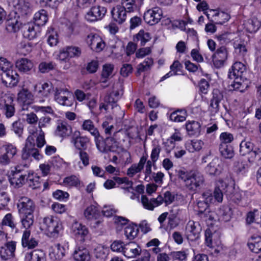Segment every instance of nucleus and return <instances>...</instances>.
I'll return each mask as SVG.
<instances>
[{
	"label": "nucleus",
	"instance_id": "obj_1",
	"mask_svg": "<svg viewBox=\"0 0 261 261\" xmlns=\"http://www.w3.org/2000/svg\"><path fill=\"white\" fill-rule=\"evenodd\" d=\"M83 129L90 132L95 137V143L97 149L102 152L108 151H115L118 146V142L113 137H108L105 143L98 140L99 134L94 127L93 122L90 120H85L82 125Z\"/></svg>",
	"mask_w": 261,
	"mask_h": 261
},
{
	"label": "nucleus",
	"instance_id": "obj_2",
	"mask_svg": "<svg viewBox=\"0 0 261 261\" xmlns=\"http://www.w3.org/2000/svg\"><path fill=\"white\" fill-rule=\"evenodd\" d=\"M40 228L50 238H57L63 231L64 227L61 220L57 217H44L40 224Z\"/></svg>",
	"mask_w": 261,
	"mask_h": 261
},
{
	"label": "nucleus",
	"instance_id": "obj_3",
	"mask_svg": "<svg viewBox=\"0 0 261 261\" xmlns=\"http://www.w3.org/2000/svg\"><path fill=\"white\" fill-rule=\"evenodd\" d=\"M178 176L184 182L186 187L192 191L197 190L204 181L203 175L197 171L187 172L180 170L178 171Z\"/></svg>",
	"mask_w": 261,
	"mask_h": 261
},
{
	"label": "nucleus",
	"instance_id": "obj_4",
	"mask_svg": "<svg viewBox=\"0 0 261 261\" xmlns=\"http://www.w3.org/2000/svg\"><path fill=\"white\" fill-rule=\"evenodd\" d=\"M245 71L244 65L240 62H237L232 65L228 72V77L230 79H233L232 86L234 89H239L245 81L244 72Z\"/></svg>",
	"mask_w": 261,
	"mask_h": 261
},
{
	"label": "nucleus",
	"instance_id": "obj_5",
	"mask_svg": "<svg viewBox=\"0 0 261 261\" xmlns=\"http://www.w3.org/2000/svg\"><path fill=\"white\" fill-rule=\"evenodd\" d=\"M68 249L69 243L65 241L54 244L49 248V256L53 260H60L66 255Z\"/></svg>",
	"mask_w": 261,
	"mask_h": 261
},
{
	"label": "nucleus",
	"instance_id": "obj_6",
	"mask_svg": "<svg viewBox=\"0 0 261 261\" xmlns=\"http://www.w3.org/2000/svg\"><path fill=\"white\" fill-rule=\"evenodd\" d=\"M72 93L65 87L56 88L54 93V99L59 105L64 106H71L72 101L70 99Z\"/></svg>",
	"mask_w": 261,
	"mask_h": 261
},
{
	"label": "nucleus",
	"instance_id": "obj_7",
	"mask_svg": "<svg viewBox=\"0 0 261 261\" xmlns=\"http://www.w3.org/2000/svg\"><path fill=\"white\" fill-rule=\"evenodd\" d=\"M0 109L5 111L7 118L14 116L15 110L13 98L9 93H2L0 95Z\"/></svg>",
	"mask_w": 261,
	"mask_h": 261
},
{
	"label": "nucleus",
	"instance_id": "obj_8",
	"mask_svg": "<svg viewBox=\"0 0 261 261\" xmlns=\"http://www.w3.org/2000/svg\"><path fill=\"white\" fill-rule=\"evenodd\" d=\"M71 142L79 151H85L91 145L90 139L86 136H81L79 130H75L72 133Z\"/></svg>",
	"mask_w": 261,
	"mask_h": 261
},
{
	"label": "nucleus",
	"instance_id": "obj_9",
	"mask_svg": "<svg viewBox=\"0 0 261 261\" xmlns=\"http://www.w3.org/2000/svg\"><path fill=\"white\" fill-rule=\"evenodd\" d=\"M86 41L90 48L96 53L101 51L106 47V43L103 39L95 33H91L88 34Z\"/></svg>",
	"mask_w": 261,
	"mask_h": 261
},
{
	"label": "nucleus",
	"instance_id": "obj_10",
	"mask_svg": "<svg viewBox=\"0 0 261 261\" xmlns=\"http://www.w3.org/2000/svg\"><path fill=\"white\" fill-rule=\"evenodd\" d=\"M22 169L19 165L12 169L9 175V180L11 185L15 188L21 187L26 181V175L21 174Z\"/></svg>",
	"mask_w": 261,
	"mask_h": 261
},
{
	"label": "nucleus",
	"instance_id": "obj_11",
	"mask_svg": "<svg viewBox=\"0 0 261 261\" xmlns=\"http://www.w3.org/2000/svg\"><path fill=\"white\" fill-rule=\"evenodd\" d=\"M8 2L13 7L15 13L19 17L31 13L30 4L26 0H9Z\"/></svg>",
	"mask_w": 261,
	"mask_h": 261
},
{
	"label": "nucleus",
	"instance_id": "obj_12",
	"mask_svg": "<svg viewBox=\"0 0 261 261\" xmlns=\"http://www.w3.org/2000/svg\"><path fill=\"white\" fill-rule=\"evenodd\" d=\"M81 54V49L74 46H67L61 48L57 55V59L67 62L69 58L77 57Z\"/></svg>",
	"mask_w": 261,
	"mask_h": 261
},
{
	"label": "nucleus",
	"instance_id": "obj_13",
	"mask_svg": "<svg viewBox=\"0 0 261 261\" xmlns=\"http://www.w3.org/2000/svg\"><path fill=\"white\" fill-rule=\"evenodd\" d=\"M3 148L5 152L0 155V164L8 165L17 154V149L15 145L10 143L4 145Z\"/></svg>",
	"mask_w": 261,
	"mask_h": 261
},
{
	"label": "nucleus",
	"instance_id": "obj_14",
	"mask_svg": "<svg viewBox=\"0 0 261 261\" xmlns=\"http://www.w3.org/2000/svg\"><path fill=\"white\" fill-rule=\"evenodd\" d=\"M107 12L106 9L99 5L92 7L85 15V19L89 22L101 20Z\"/></svg>",
	"mask_w": 261,
	"mask_h": 261
},
{
	"label": "nucleus",
	"instance_id": "obj_15",
	"mask_svg": "<svg viewBox=\"0 0 261 261\" xmlns=\"http://www.w3.org/2000/svg\"><path fill=\"white\" fill-rule=\"evenodd\" d=\"M223 98L222 92L217 89L213 90L212 98L208 107V111L212 116L215 115L218 113L220 108V103Z\"/></svg>",
	"mask_w": 261,
	"mask_h": 261
},
{
	"label": "nucleus",
	"instance_id": "obj_16",
	"mask_svg": "<svg viewBox=\"0 0 261 261\" xmlns=\"http://www.w3.org/2000/svg\"><path fill=\"white\" fill-rule=\"evenodd\" d=\"M70 232L76 239L81 241H84L89 233L87 227L77 221H74L71 224Z\"/></svg>",
	"mask_w": 261,
	"mask_h": 261
},
{
	"label": "nucleus",
	"instance_id": "obj_17",
	"mask_svg": "<svg viewBox=\"0 0 261 261\" xmlns=\"http://www.w3.org/2000/svg\"><path fill=\"white\" fill-rule=\"evenodd\" d=\"M162 15V11L160 8L154 7L144 13V19L148 24L153 25L160 21Z\"/></svg>",
	"mask_w": 261,
	"mask_h": 261
},
{
	"label": "nucleus",
	"instance_id": "obj_18",
	"mask_svg": "<svg viewBox=\"0 0 261 261\" xmlns=\"http://www.w3.org/2000/svg\"><path fill=\"white\" fill-rule=\"evenodd\" d=\"M17 207L20 215L34 213L35 205L34 202L27 197H22L17 203Z\"/></svg>",
	"mask_w": 261,
	"mask_h": 261
},
{
	"label": "nucleus",
	"instance_id": "obj_19",
	"mask_svg": "<svg viewBox=\"0 0 261 261\" xmlns=\"http://www.w3.org/2000/svg\"><path fill=\"white\" fill-rule=\"evenodd\" d=\"M34 99V95L27 89H22L18 93L17 100L23 110H27L28 106L33 102Z\"/></svg>",
	"mask_w": 261,
	"mask_h": 261
},
{
	"label": "nucleus",
	"instance_id": "obj_20",
	"mask_svg": "<svg viewBox=\"0 0 261 261\" xmlns=\"http://www.w3.org/2000/svg\"><path fill=\"white\" fill-rule=\"evenodd\" d=\"M35 91L39 97L46 98L51 94L54 90L53 84L50 82H41L36 85Z\"/></svg>",
	"mask_w": 261,
	"mask_h": 261
},
{
	"label": "nucleus",
	"instance_id": "obj_21",
	"mask_svg": "<svg viewBox=\"0 0 261 261\" xmlns=\"http://www.w3.org/2000/svg\"><path fill=\"white\" fill-rule=\"evenodd\" d=\"M17 70L21 73H29L34 68L33 61L27 58H20L18 59L15 63Z\"/></svg>",
	"mask_w": 261,
	"mask_h": 261
},
{
	"label": "nucleus",
	"instance_id": "obj_22",
	"mask_svg": "<svg viewBox=\"0 0 261 261\" xmlns=\"http://www.w3.org/2000/svg\"><path fill=\"white\" fill-rule=\"evenodd\" d=\"M2 82L7 87H15L19 81V75L17 72L12 68L4 73L2 76Z\"/></svg>",
	"mask_w": 261,
	"mask_h": 261
},
{
	"label": "nucleus",
	"instance_id": "obj_23",
	"mask_svg": "<svg viewBox=\"0 0 261 261\" xmlns=\"http://www.w3.org/2000/svg\"><path fill=\"white\" fill-rule=\"evenodd\" d=\"M72 257L74 261H91L92 259L89 250L83 246L75 248Z\"/></svg>",
	"mask_w": 261,
	"mask_h": 261
},
{
	"label": "nucleus",
	"instance_id": "obj_24",
	"mask_svg": "<svg viewBox=\"0 0 261 261\" xmlns=\"http://www.w3.org/2000/svg\"><path fill=\"white\" fill-rule=\"evenodd\" d=\"M186 229L188 240L193 241L199 238L201 228L198 224L193 221H190L187 224Z\"/></svg>",
	"mask_w": 261,
	"mask_h": 261
},
{
	"label": "nucleus",
	"instance_id": "obj_25",
	"mask_svg": "<svg viewBox=\"0 0 261 261\" xmlns=\"http://www.w3.org/2000/svg\"><path fill=\"white\" fill-rule=\"evenodd\" d=\"M261 27V19L257 15H252L246 22V32L254 34L256 33Z\"/></svg>",
	"mask_w": 261,
	"mask_h": 261
},
{
	"label": "nucleus",
	"instance_id": "obj_26",
	"mask_svg": "<svg viewBox=\"0 0 261 261\" xmlns=\"http://www.w3.org/2000/svg\"><path fill=\"white\" fill-rule=\"evenodd\" d=\"M223 195L221 189L215 188L213 193L205 192L202 194V199H204L211 204L221 202L223 200Z\"/></svg>",
	"mask_w": 261,
	"mask_h": 261
},
{
	"label": "nucleus",
	"instance_id": "obj_27",
	"mask_svg": "<svg viewBox=\"0 0 261 261\" xmlns=\"http://www.w3.org/2000/svg\"><path fill=\"white\" fill-rule=\"evenodd\" d=\"M141 252L140 246L135 242H130L125 244L123 254L127 258H134L140 255Z\"/></svg>",
	"mask_w": 261,
	"mask_h": 261
},
{
	"label": "nucleus",
	"instance_id": "obj_28",
	"mask_svg": "<svg viewBox=\"0 0 261 261\" xmlns=\"http://www.w3.org/2000/svg\"><path fill=\"white\" fill-rule=\"evenodd\" d=\"M54 133L56 136L66 138L72 134V127L67 122L61 121L58 122Z\"/></svg>",
	"mask_w": 261,
	"mask_h": 261
},
{
	"label": "nucleus",
	"instance_id": "obj_29",
	"mask_svg": "<svg viewBox=\"0 0 261 261\" xmlns=\"http://www.w3.org/2000/svg\"><path fill=\"white\" fill-rule=\"evenodd\" d=\"M117 93H111L109 95L106 96L104 98L105 102L100 103L99 106V109L101 112H103V111L107 112L110 108L113 109L116 107V102L117 100Z\"/></svg>",
	"mask_w": 261,
	"mask_h": 261
},
{
	"label": "nucleus",
	"instance_id": "obj_30",
	"mask_svg": "<svg viewBox=\"0 0 261 261\" xmlns=\"http://www.w3.org/2000/svg\"><path fill=\"white\" fill-rule=\"evenodd\" d=\"M84 216L86 219L89 220H96V226L101 223L102 221L99 219L100 213L97 207L93 205L88 206L84 212Z\"/></svg>",
	"mask_w": 261,
	"mask_h": 261
},
{
	"label": "nucleus",
	"instance_id": "obj_31",
	"mask_svg": "<svg viewBox=\"0 0 261 261\" xmlns=\"http://www.w3.org/2000/svg\"><path fill=\"white\" fill-rule=\"evenodd\" d=\"M16 244L14 242H9L0 250V255L4 260L8 259L14 256Z\"/></svg>",
	"mask_w": 261,
	"mask_h": 261
},
{
	"label": "nucleus",
	"instance_id": "obj_32",
	"mask_svg": "<svg viewBox=\"0 0 261 261\" xmlns=\"http://www.w3.org/2000/svg\"><path fill=\"white\" fill-rule=\"evenodd\" d=\"M182 135L180 130L175 129L174 132L165 142L166 149L168 151H170L175 147L176 142L182 141Z\"/></svg>",
	"mask_w": 261,
	"mask_h": 261
},
{
	"label": "nucleus",
	"instance_id": "obj_33",
	"mask_svg": "<svg viewBox=\"0 0 261 261\" xmlns=\"http://www.w3.org/2000/svg\"><path fill=\"white\" fill-rule=\"evenodd\" d=\"M219 236L218 233L208 228L205 232V242L206 245L210 248L214 247V244L218 245Z\"/></svg>",
	"mask_w": 261,
	"mask_h": 261
},
{
	"label": "nucleus",
	"instance_id": "obj_34",
	"mask_svg": "<svg viewBox=\"0 0 261 261\" xmlns=\"http://www.w3.org/2000/svg\"><path fill=\"white\" fill-rule=\"evenodd\" d=\"M227 58L226 49L221 47L218 49L213 56V61L215 66L218 67L222 66Z\"/></svg>",
	"mask_w": 261,
	"mask_h": 261
},
{
	"label": "nucleus",
	"instance_id": "obj_35",
	"mask_svg": "<svg viewBox=\"0 0 261 261\" xmlns=\"http://www.w3.org/2000/svg\"><path fill=\"white\" fill-rule=\"evenodd\" d=\"M222 170L221 161L218 158H215L205 168V171L211 175H219Z\"/></svg>",
	"mask_w": 261,
	"mask_h": 261
},
{
	"label": "nucleus",
	"instance_id": "obj_36",
	"mask_svg": "<svg viewBox=\"0 0 261 261\" xmlns=\"http://www.w3.org/2000/svg\"><path fill=\"white\" fill-rule=\"evenodd\" d=\"M249 249L253 252L258 253L261 251V236L253 234L248 240L247 243Z\"/></svg>",
	"mask_w": 261,
	"mask_h": 261
},
{
	"label": "nucleus",
	"instance_id": "obj_37",
	"mask_svg": "<svg viewBox=\"0 0 261 261\" xmlns=\"http://www.w3.org/2000/svg\"><path fill=\"white\" fill-rule=\"evenodd\" d=\"M79 155L80 161H74L73 166L77 170H82L84 167L89 165V155L87 152L84 150L79 151Z\"/></svg>",
	"mask_w": 261,
	"mask_h": 261
},
{
	"label": "nucleus",
	"instance_id": "obj_38",
	"mask_svg": "<svg viewBox=\"0 0 261 261\" xmlns=\"http://www.w3.org/2000/svg\"><path fill=\"white\" fill-rule=\"evenodd\" d=\"M47 44L51 47L56 46L59 42L58 32L53 28H48L45 34Z\"/></svg>",
	"mask_w": 261,
	"mask_h": 261
},
{
	"label": "nucleus",
	"instance_id": "obj_39",
	"mask_svg": "<svg viewBox=\"0 0 261 261\" xmlns=\"http://www.w3.org/2000/svg\"><path fill=\"white\" fill-rule=\"evenodd\" d=\"M186 129L189 135L198 136L201 132V124L196 121H188L186 123Z\"/></svg>",
	"mask_w": 261,
	"mask_h": 261
},
{
	"label": "nucleus",
	"instance_id": "obj_40",
	"mask_svg": "<svg viewBox=\"0 0 261 261\" xmlns=\"http://www.w3.org/2000/svg\"><path fill=\"white\" fill-rule=\"evenodd\" d=\"M39 33L38 28L36 26L35 24L30 23L25 26L23 36L24 38L32 40L35 38L39 34Z\"/></svg>",
	"mask_w": 261,
	"mask_h": 261
},
{
	"label": "nucleus",
	"instance_id": "obj_41",
	"mask_svg": "<svg viewBox=\"0 0 261 261\" xmlns=\"http://www.w3.org/2000/svg\"><path fill=\"white\" fill-rule=\"evenodd\" d=\"M115 74L114 66L110 63H106L102 66L101 74V82L106 83Z\"/></svg>",
	"mask_w": 261,
	"mask_h": 261
},
{
	"label": "nucleus",
	"instance_id": "obj_42",
	"mask_svg": "<svg viewBox=\"0 0 261 261\" xmlns=\"http://www.w3.org/2000/svg\"><path fill=\"white\" fill-rule=\"evenodd\" d=\"M246 222L261 225V212L257 208L249 211L246 216Z\"/></svg>",
	"mask_w": 261,
	"mask_h": 261
},
{
	"label": "nucleus",
	"instance_id": "obj_43",
	"mask_svg": "<svg viewBox=\"0 0 261 261\" xmlns=\"http://www.w3.org/2000/svg\"><path fill=\"white\" fill-rule=\"evenodd\" d=\"M127 11L120 6L114 8L112 11L113 19L118 23H122L126 19Z\"/></svg>",
	"mask_w": 261,
	"mask_h": 261
},
{
	"label": "nucleus",
	"instance_id": "obj_44",
	"mask_svg": "<svg viewBox=\"0 0 261 261\" xmlns=\"http://www.w3.org/2000/svg\"><path fill=\"white\" fill-rule=\"evenodd\" d=\"M33 19L35 24L38 26H43L48 21V13L46 10L41 9L35 13Z\"/></svg>",
	"mask_w": 261,
	"mask_h": 261
},
{
	"label": "nucleus",
	"instance_id": "obj_45",
	"mask_svg": "<svg viewBox=\"0 0 261 261\" xmlns=\"http://www.w3.org/2000/svg\"><path fill=\"white\" fill-rule=\"evenodd\" d=\"M258 149L254 144L250 142L246 143V158L249 162L251 163L255 161Z\"/></svg>",
	"mask_w": 261,
	"mask_h": 261
},
{
	"label": "nucleus",
	"instance_id": "obj_46",
	"mask_svg": "<svg viewBox=\"0 0 261 261\" xmlns=\"http://www.w3.org/2000/svg\"><path fill=\"white\" fill-rule=\"evenodd\" d=\"M33 49V45L28 41H21L17 46V53L21 56H27L29 54Z\"/></svg>",
	"mask_w": 261,
	"mask_h": 261
},
{
	"label": "nucleus",
	"instance_id": "obj_47",
	"mask_svg": "<svg viewBox=\"0 0 261 261\" xmlns=\"http://www.w3.org/2000/svg\"><path fill=\"white\" fill-rule=\"evenodd\" d=\"M146 160V156H142L138 164H133L128 169L127 175L130 177H133L135 174L140 172L143 168Z\"/></svg>",
	"mask_w": 261,
	"mask_h": 261
},
{
	"label": "nucleus",
	"instance_id": "obj_48",
	"mask_svg": "<svg viewBox=\"0 0 261 261\" xmlns=\"http://www.w3.org/2000/svg\"><path fill=\"white\" fill-rule=\"evenodd\" d=\"M21 27V23L17 18H10L7 20L6 30L9 33L18 32Z\"/></svg>",
	"mask_w": 261,
	"mask_h": 261
},
{
	"label": "nucleus",
	"instance_id": "obj_49",
	"mask_svg": "<svg viewBox=\"0 0 261 261\" xmlns=\"http://www.w3.org/2000/svg\"><path fill=\"white\" fill-rule=\"evenodd\" d=\"M27 258L29 261H46L45 253L41 250H35L28 254Z\"/></svg>",
	"mask_w": 261,
	"mask_h": 261
},
{
	"label": "nucleus",
	"instance_id": "obj_50",
	"mask_svg": "<svg viewBox=\"0 0 261 261\" xmlns=\"http://www.w3.org/2000/svg\"><path fill=\"white\" fill-rule=\"evenodd\" d=\"M174 200V196L172 195L170 192H166L163 195H159L156 197L157 204L156 205H161L165 203L166 205L173 202Z\"/></svg>",
	"mask_w": 261,
	"mask_h": 261
},
{
	"label": "nucleus",
	"instance_id": "obj_51",
	"mask_svg": "<svg viewBox=\"0 0 261 261\" xmlns=\"http://www.w3.org/2000/svg\"><path fill=\"white\" fill-rule=\"evenodd\" d=\"M151 37L150 34L143 30H141L139 32L134 36V40L135 42H140V45L144 46L146 43L148 42Z\"/></svg>",
	"mask_w": 261,
	"mask_h": 261
},
{
	"label": "nucleus",
	"instance_id": "obj_52",
	"mask_svg": "<svg viewBox=\"0 0 261 261\" xmlns=\"http://www.w3.org/2000/svg\"><path fill=\"white\" fill-rule=\"evenodd\" d=\"M138 232V227L134 223L128 224L124 229V234L129 240L134 239L137 236Z\"/></svg>",
	"mask_w": 261,
	"mask_h": 261
},
{
	"label": "nucleus",
	"instance_id": "obj_53",
	"mask_svg": "<svg viewBox=\"0 0 261 261\" xmlns=\"http://www.w3.org/2000/svg\"><path fill=\"white\" fill-rule=\"evenodd\" d=\"M39 176L33 171H29L26 177V181L29 183L32 189H37L40 187Z\"/></svg>",
	"mask_w": 261,
	"mask_h": 261
},
{
	"label": "nucleus",
	"instance_id": "obj_54",
	"mask_svg": "<svg viewBox=\"0 0 261 261\" xmlns=\"http://www.w3.org/2000/svg\"><path fill=\"white\" fill-rule=\"evenodd\" d=\"M187 114L185 110H178L171 113L170 120L175 122L184 121L187 118Z\"/></svg>",
	"mask_w": 261,
	"mask_h": 261
},
{
	"label": "nucleus",
	"instance_id": "obj_55",
	"mask_svg": "<svg viewBox=\"0 0 261 261\" xmlns=\"http://www.w3.org/2000/svg\"><path fill=\"white\" fill-rule=\"evenodd\" d=\"M35 140L32 136H29L26 140L25 145L22 151V158L27 159L28 152L30 150L36 148L35 147Z\"/></svg>",
	"mask_w": 261,
	"mask_h": 261
},
{
	"label": "nucleus",
	"instance_id": "obj_56",
	"mask_svg": "<svg viewBox=\"0 0 261 261\" xmlns=\"http://www.w3.org/2000/svg\"><path fill=\"white\" fill-rule=\"evenodd\" d=\"M204 145L203 142L201 140L195 139L186 144V148L191 152L200 150Z\"/></svg>",
	"mask_w": 261,
	"mask_h": 261
},
{
	"label": "nucleus",
	"instance_id": "obj_57",
	"mask_svg": "<svg viewBox=\"0 0 261 261\" xmlns=\"http://www.w3.org/2000/svg\"><path fill=\"white\" fill-rule=\"evenodd\" d=\"M156 200V198L149 199L146 196L142 195L141 196V201L144 208L152 211L154 208L159 206V205H156L158 203Z\"/></svg>",
	"mask_w": 261,
	"mask_h": 261
},
{
	"label": "nucleus",
	"instance_id": "obj_58",
	"mask_svg": "<svg viewBox=\"0 0 261 261\" xmlns=\"http://www.w3.org/2000/svg\"><path fill=\"white\" fill-rule=\"evenodd\" d=\"M79 178L74 175H71L65 177L63 181V185L67 188L77 187L80 185Z\"/></svg>",
	"mask_w": 261,
	"mask_h": 261
},
{
	"label": "nucleus",
	"instance_id": "obj_59",
	"mask_svg": "<svg viewBox=\"0 0 261 261\" xmlns=\"http://www.w3.org/2000/svg\"><path fill=\"white\" fill-rule=\"evenodd\" d=\"M231 212L227 207L220 208L218 211V220L221 222H227L231 218Z\"/></svg>",
	"mask_w": 261,
	"mask_h": 261
},
{
	"label": "nucleus",
	"instance_id": "obj_60",
	"mask_svg": "<svg viewBox=\"0 0 261 261\" xmlns=\"http://www.w3.org/2000/svg\"><path fill=\"white\" fill-rule=\"evenodd\" d=\"M220 151L221 155L226 159H231L234 155L232 147L228 144H220Z\"/></svg>",
	"mask_w": 261,
	"mask_h": 261
},
{
	"label": "nucleus",
	"instance_id": "obj_61",
	"mask_svg": "<svg viewBox=\"0 0 261 261\" xmlns=\"http://www.w3.org/2000/svg\"><path fill=\"white\" fill-rule=\"evenodd\" d=\"M170 69L171 71L162 77V80L166 79L170 76L179 74L178 72H181L182 65L179 61H175L170 66Z\"/></svg>",
	"mask_w": 261,
	"mask_h": 261
},
{
	"label": "nucleus",
	"instance_id": "obj_62",
	"mask_svg": "<svg viewBox=\"0 0 261 261\" xmlns=\"http://www.w3.org/2000/svg\"><path fill=\"white\" fill-rule=\"evenodd\" d=\"M114 179L119 184H121V188L127 190L132 193L134 191L133 188V182L128 180L126 177L120 178L118 177H114Z\"/></svg>",
	"mask_w": 261,
	"mask_h": 261
},
{
	"label": "nucleus",
	"instance_id": "obj_63",
	"mask_svg": "<svg viewBox=\"0 0 261 261\" xmlns=\"http://www.w3.org/2000/svg\"><path fill=\"white\" fill-rule=\"evenodd\" d=\"M121 7L124 8L127 12H134L137 9L136 0H121Z\"/></svg>",
	"mask_w": 261,
	"mask_h": 261
},
{
	"label": "nucleus",
	"instance_id": "obj_64",
	"mask_svg": "<svg viewBox=\"0 0 261 261\" xmlns=\"http://www.w3.org/2000/svg\"><path fill=\"white\" fill-rule=\"evenodd\" d=\"M20 215L21 218V221L23 226L27 229L29 228L34 223L33 213Z\"/></svg>",
	"mask_w": 261,
	"mask_h": 261
}]
</instances>
